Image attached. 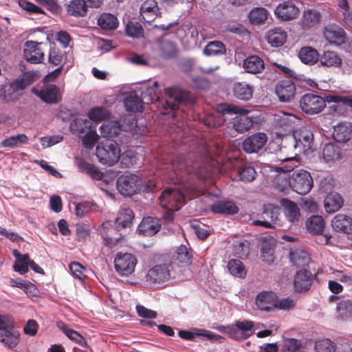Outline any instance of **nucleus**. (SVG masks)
Masks as SVG:
<instances>
[{
    "label": "nucleus",
    "instance_id": "nucleus-17",
    "mask_svg": "<svg viewBox=\"0 0 352 352\" xmlns=\"http://www.w3.org/2000/svg\"><path fill=\"white\" fill-rule=\"evenodd\" d=\"M140 16L146 23L153 21L160 15L157 3L155 0H145L140 9Z\"/></svg>",
    "mask_w": 352,
    "mask_h": 352
},
{
    "label": "nucleus",
    "instance_id": "nucleus-33",
    "mask_svg": "<svg viewBox=\"0 0 352 352\" xmlns=\"http://www.w3.org/2000/svg\"><path fill=\"white\" fill-rule=\"evenodd\" d=\"M266 39L272 47H279L286 41L287 34L282 29L274 28L267 32Z\"/></svg>",
    "mask_w": 352,
    "mask_h": 352
},
{
    "label": "nucleus",
    "instance_id": "nucleus-36",
    "mask_svg": "<svg viewBox=\"0 0 352 352\" xmlns=\"http://www.w3.org/2000/svg\"><path fill=\"white\" fill-rule=\"evenodd\" d=\"M211 210L214 213L234 214L237 213L239 208L232 201H220L211 206Z\"/></svg>",
    "mask_w": 352,
    "mask_h": 352
},
{
    "label": "nucleus",
    "instance_id": "nucleus-27",
    "mask_svg": "<svg viewBox=\"0 0 352 352\" xmlns=\"http://www.w3.org/2000/svg\"><path fill=\"white\" fill-rule=\"evenodd\" d=\"M234 96L241 100H249L252 98L254 87L245 82H239L233 87Z\"/></svg>",
    "mask_w": 352,
    "mask_h": 352
},
{
    "label": "nucleus",
    "instance_id": "nucleus-43",
    "mask_svg": "<svg viewBox=\"0 0 352 352\" xmlns=\"http://www.w3.org/2000/svg\"><path fill=\"white\" fill-rule=\"evenodd\" d=\"M307 230L314 234H322L324 228V221L320 216H312L307 221Z\"/></svg>",
    "mask_w": 352,
    "mask_h": 352
},
{
    "label": "nucleus",
    "instance_id": "nucleus-42",
    "mask_svg": "<svg viewBox=\"0 0 352 352\" xmlns=\"http://www.w3.org/2000/svg\"><path fill=\"white\" fill-rule=\"evenodd\" d=\"M118 23L117 17L109 13L102 14L98 19V25L104 30H115Z\"/></svg>",
    "mask_w": 352,
    "mask_h": 352
},
{
    "label": "nucleus",
    "instance_id": "nucleus-39",
    "mask_svg": "<svg viewBox=\"0 0 352 352\" xmlns=\"http://www.w3.org/2000/svg\"><path fill=\"white\" fill-rule=\"evenodd\" d=\"M156 48L159 54L164 58L175 56L177 52L175 45L168 40H160L156 43Z\"/></svg>",
    "mask_w": 352,
    "mask_h": 352
},
{
    "label": "nucleus",
    "instance_id": "nucleus-32",
    "mask_svg": "<svg viewBox=\"0 0 352 352\" xmlns=\"http://www.w3.org/2000/svg\"><path fill=\"white\" fill-rule=\"evenodd\" d=\"M168 172L170 173L168 176L173 180V175L177 176H182L183 174L186 173H189L190 170L189 169L188 166L187 165L185 158L184 156L177 157L171 164V165L168 168Z\"/></svg>",
    "mask_w": 352,
    "mask_h": 352
},
{
    "label": "nucleus",
    "instance_id": "nucleus-64",
    "mask_svg": "<svg viewBox=\"0 0 352 352\" xmlns=\"http://www.w3.org/2000/svg\"><path fill=\"white\" fill-rule=\"evenodd\" d=\"M63 138L61 135H52L50 137H43L40 138V142L43 148L50 147L60 142Z\"/></svg>",
    "mask_w": 352,
    "mask_h": 352
},
{
    "label": "nucleus",
    "instance_id": "nucleus-25",
    "mask_svg": "<svg viewBox=\"0 0 352 352\" xmlns=\"http://www.w3.org/2000/svg\"><path fill=\"white\" fill-rule=\"evenodd\" d=\"M159 85L157 82H153L151 84H146L142 87V100L145 104L152 103L157 101L160 98L158 91Z\"/></svg>",
    "mask_w": 352,
    "mask_h": 352
},
{
    "label": "nucleus",
    "instance_id": "nucleus-57",
    "mask_svg": "<svg viewBox=\"0 0 352 352\" xmlns=\"http://www.w3.org/2000/svg\"><path fill=\"white\" fill-rule=\"evenodd\" d=\"M239 175L240 179L243 182H252L255 179L256 170L253 167L246 166L239 170Z\"/></svg>",
    "mask_w": 352,
    "mask_h": 352
},
{
    "label": "nucleus",
    "instance_id": "nucleus-44",
    "mask_svg": "<svg viewBox=\"0 0 352 352\" xmlns=\"http://www.w3.org/2000/svg\"><path fill=\"white\" fill-rule=\"evenodd\" d=\"M337 317L340 319L346 320L352 315V301L343 300L337 304Z\"/></svg>",
    "mask_w": 352,
    "mask_h": 352
},
{
    "label": "nucleus",
    "instance_id": "nucleus-48",
    "mask_svg": "<svg viewBox=\"0 0 352 352\" xmlns=\"http://www.w3.org/2000/svg\"><path fill=\"white\" fill-rule=\"evenodd\" d=\"M228 269L230 273L234 276L243 278L246 271L243 263L237 259L230 260L228 263Z\"/></svg>",
    "mask_w": 352,
    "mask_h": 352
},
{
    "label": "nucleus",
    "instance_id": "nucleus-2",
    "mask_svg": "<svg viewBox=\"0 0 352 352\" xmlns=\"http://www.w3.org/2000/svg\"><path fill=\"white\" fill-rule=\"evenodd\" d=\"M221 110L225 113L238 114L232 121V127L236 131L244 133L250 129L253 126V118L247 115L249 111L232 104H222Z\"/></svg>",
    "mask_w": 352,
    "mask_h": 352
},
{
    "label": "nucleus",
    "instance_id": "nucleus-51",
    "mask_svg": "<svg viewBox=\"0 0 352 352\" xmlns=\"http://www.w3.org/2000/svg\"><path fill=\"white\" fill-rule=\"evenodd\" d=\"M283 346L287 352H305L300 341L294 338L285 339Z\"/></svg>",
    "mask_w": 352,
    "mask_h": 352
},
{
    "label": "nucleus",
    "instance_id": "nucleus-35",
    "mask_svg": "<svg viewBox=\"0 0 352 352\" xmlns=\"http://www.w3.org/2000/svg\"><path fill=\"white\" fill-rule=\"evenodd\" d=\"M243 68L248 73L258 74L264 69V62L258 56H250L244 60Z\"/></svg>",
    "mask_w": 352,
    "mask_h": 352
},
{
    "label": "nucleus",
    "instance_id": "nucleus-40",
    "mask_svg": "<svg viewBox=\"0 0 352 352\" xmlns=\"http://www.w3.org/2000/svg\"><path fill=\"white\" fill-rule=\"evenodd\" d=\"M134 214L130 208L121 209L116 219V224L118 228H126L132 224Z\"/></svg>",
    "mask_w": 352,
    "mask_h": 352
},
{
    "label": "nucleus",
    "instance_id": "nucleus-59",
    "mask_svg": "<svg viewBox=\"0 0 352 352\" xmlns=\"http://www.w3.org/2000/svg\"><path fill=\"white\" fill-rule=\"evenodd\" d=\"M323 158L325 162H330L338 157L337 148L333 144H327L323 148Z\"/></svg>",
    "mask_w": 352,
    "mask_h": 352
},
{
    "label": "nucleus",
    "instance_id": "nucleus-6",
    "mask_svg": "<svg viewBox=\"0 0 352 352\" xmlns=\"http://www.w3.org/2000/svg\"><path fill=\"white\" fill-rule=\"evenodd\" d=\"M140 179L134 174L121 175L117 179V189L124 196H131L142 188Z\"/></svg>",
    "mask_w": 352,
    "mask_h": 352
},
{
    "label": "nucleus",
    "instance_id": "nucleus-53",
    "mask_svg": "<svg viewBox=\"0 0 352 352\" xmlns=\"http://www.w3.org/2000/svg\"><path fill=\"white\" fill-rule=\"evenodd\" d=\"M70 271L74 277L83 281L87 276L88 270L78 262H72L69 265Z\"/></svg>",
    "mask_w": 352,
    "mask_h": 352
},
{
    "label": "nucleus",
    "instance_id": "nucleus-52",
    "mask_svg": "<svg viewBox=\"0 0 352 352\" xmlns=\"http://www.w3.org/2000/svg\"><path fill=\"white\" fill-rule=\"evenodd\" d=\"M282 162H287L288 164L283 165L282 166H275L274 168L276 171L279 172H290L294 170L295 167H297L299 164V161L296 157H286V158H279L278 159Z\"/></svg>",
    "mask_w": 352,
    "mask_h": 352
},
{
    "label": "nucleus",
    "instance_id": "nucleus-41",
    "mask_svg": "<svg viewBox=\"0 0 352 352\" xmlns=\"http://www.w3.org/2000/svg\"><path fill=\"white\" fill-rule=\"evenodd\" d=\"M298 56L302 63L308 65H313L319 59L318 51L311 47L301 48Z\"/></svg>",
    "mask_w": 352,
    "mask_h": 352
},
{
    "label": "nucleus",
    "instance_id": "nucleus-21",
    "mask_svg": "<svg viewBox=\"0 0 352 352\" xmlns=\"http://www.w3.org/2000/svg\"><path fill=\"white\" fill-rule=\"evenodd\" d=\"M261 217L267 219L268 223L272 226V228L280 225V209L273 204H268L263 206Z\"/></svg>",
    "mask_w": 352,
    "mask_h": 352
},
{
    "label": "nucleus",
    "instance_id": "nucleus-58",
    "mask_svg": "<svg viewBox=\"0 0 352 352\" xmlns=\"http://www.w3.org/2000/svg\"><path fill=\"white\" fill-rule=\"evenodd\" d=\"M99 135L96 131H89L82 139L83 146L87 148H91L98 141Z\"/></svg>",
    "mask_w": 352,
    "mask_h": 352
},
{
    "label": "nucleus",
    "instance_id": "nucleus-50",
    "mask_svg": "<svg viewBox=\"0 0 352 352\" xmlns=\"http://www.w3.org/2000/svg\"><path fill=\"white\" fill-rule=\"evenodd\" d=\"M250 21L253 24L263 23L267 18V12L263 8H256L249 14Z\"/></svg>",
    "mask_w": 352,
    "mask_h": 352
},
{
    "label": "nucleus",
    "instance_id": "nucleus-7",
    "mask_svg": "<svg viewBox=\"0 0 352 352\" xmlns=\"http://www.w3.org/2000/svg\"><path fill=\"white\" fill-rule=\"evenodd\" d=\"M159 200L162 208L178 210L184 204V195L176 188H168L162 192Z\"/></svg>",
    "mask_w": 352,
    "mask_h": 352
},
{
    "label": "nucleus",
    "instance_id": "nucleus-16",
    "mask_svg": "<svg viewBox=\"0 0 352 352\" xmlns=\"http://www.w3.org/2000/svg\"><path fill=\"white\" fill-rule=\"evenodd\" d=\"M255 303L259 310L270 311L274 309L276 295L272 292H261L257 294Z\"/></svg>",
    "mask_w": 352,
    "mask_h": 352
},
{
    "label": "nucleus",
    "instance_id": "nucleus-63",
    "mask_svg": "<svg viewBox=\"0 0 352 352\" xmlns=\"http://www.w3.org/2000/svg\"><path fill=\"white\" fill-rule=\"evenodd\" d=\"M233 252L235 256L243 258L248 256V248L246 242H237L233 246Z\"/></svg>",
    "mask_w": 352,
    "mask_h": 352
},
{
    "label": "nucleus",
    "instance_id": "nucleus-8",
    "mask_svg": "<svg viewBox=\"0 0 352 352\" xmlns=\"http://www.w3.org/2000/svg\"><path fill=\"white\" fill-rule=\"evenodd\" d=\"M289 182L291 188L300 195L309 192L313 186V179L310 173L304 170L294 172Z\"/></svg>",
    "mask_w": 352,
    "mask_h": 352
},
{
    "label": "nucleus",
    "instance_id": "nucleus-24",
    "mask_svg": "<svg viewBox=\"0 0 352 352\" xmlns=\"http://www.w3.org/2000/svg\"><path fill=\"white\" fill-rule=\"evenodd\" d=\"M296 88L290 81H285L279 83L276 86V92L281 102L292 100L295 94Z\"/></svg>",
    "mask_w": 352,
    "mask_h": 352
},
{
    "label": "nucleus",
    "instance_id": "nucleus-37",
    "mask_svg": "<svg viewBox=\"0 0 352 352\" xmlns=\"http://www.w3.org/2000/svg\"><path fill=\"white\" fill-rule=\"evenodd\" d=\"M289 257L292 265L298 267L307 266L310 261V258L307 253L299 249L291 250Z\"/></svg>",
    "mask_w": 352,
    "mask_h": 352
},
{
    "label": "nucleus",
    "instance_id": "nucleus-62",
    "mask_svg": "<svg viewBox=\"0 0 352 352\" xmlns=\"http://www.w3.org/2000/svg\"><path fill=\"white\" fill-rule=\"evenodd\" d=\"M294 307L295 302L292 298H286L279 300L276 296V303L274 306V309L289 310L294 308Z\"/></svg>",
    "mask_w": 352,
    "mask_h": 352
},
{
    "label": "nucleus",
    "instance_id": "nucleus-54",
    "mask_svg": "<svg viewBox=\"0 0 352 352\" xmlns=\"http://www.w3.org/2000/svg\"><path fill=\"white\" fill-rule=\"evenodd\" d=\"M315 350L316 352H333L335 345L329 338H322L316 341Z\"/></svg>",
    "mask_w": 352,
    "mask_h": 352
},
{
    "label": "nucleus",
    "instance_id": "nucleus-19",
    "mask_svg": "<svg viewBox=\"0 0 352 352\" xmlns=\"http://www.w3.org/2000/svg\"><path fill=\"white\" fill-rule=\"evenodd\" d=\"M312 274L305 269L297 272L294 279V287L296 292H302L307 291L311 285Z\"/></svg>",
    "mask_w": 352,
    "mask_h": 352
},
{
    "label": "nucleus",
    "instance_id": "nucleus-45",
    "mask_svg": "<svg viewBox=\"0 0 352 352\" xmlns=\"http://www.w3.org/2000/svg\"><path fill=\"white\" fill-rule=\"evenodd\" d=\"M126 110L129 112H139L143 110L144 102L136 96H129L124 101Z\"/></svg>",
    "mask_w": 352,
    "mask_h": 352
},
{
    "label": "nucleus",
    "instance_id": "nucleus-4",
    "mask_svg": "<svg viewBox=\"0 0 352 352\" xmlns=\"http://www.w3.org/2000/svg\"><path fill=\"white\" fill-rule=\"evenodd\" d=\"M166 109L173 110L181 103L192 104L195 99L192 94L182 90L178 87H173L166 89Z\"/></svg>",
    "mask_w": 352,
    "mask_h": 352
},
{
    "label": "nucleus",
    "instance_id": "nucleus-15",
    "mask_svg": "<svg viewBox=\"0 0 352 352\" xmlns=\"http://www.w3.org/2000/svg\"><path fill=\"white\" fill-rule=\"evenodd\" d=\"M274 13L278 19L287 21L297 18L299 8L292 1L288 0L278 4Z\"/></svg>",
    "mask_w": 352,
    "mask_h": 352
},
{
    "label": "nucleus",
    "instance_id": "nucleus-34",
    "mask_svg": "<svg viewBox=\"0 0 352 352\" xmlns=\"http://www.w3.org/2000/svg\"><path fill=\"white\" fill-rule=\"evenodd\" d=\"M320 63L327 67H339L342 65V59L335 52L325 51L320 58Z\"/></svg>",
    "mask_w": 352,
    "mask_h": 352
},
{
    "label": "nucleus",
    "instance_id": "nucleus-38",
    "mask_svg": "<svg viewBox=\"0 0 352 352\" xmlns=\"http://www.w3.org/2000/svg\"><path fill=\"white\" fill-rule=\"evenodd\" d=\"M87 4L84 0H73L67 6L68 14L74 16H85L87 12Z\"/></svg>",
    "mask_w": 352,
    "mask_h": 352
},
{
    "label": "nucleus",
    "instance_id": "nucleus-26",
    "mask_svg": "<svg viewBox=\"0 0 352 352\" xmlns=\"http://www.w3.org/2000/svg\"><path fill=\"white\" fill-rule=\"evenodd\" d=\"M0 342L6 346L13 348L19 342V333L14 329V326L6 329H0Z\"/></svg>",
    "mask_w": 352,
    "mask_h": 352
},
{
    "label": "nucleus",
    "instance_id": "nucleus-20",
    "mask_svg": "<svg viewBox=\"0 0 352 352\" xmlns=\"http://www.w3.org/2000/svg\"><path fill=\"white\" fill-rule=\"evenodd\" d=\"M334 230L344 233H352V218L344 214H338L331 221Z\"/></svg>",
    "mask_w": 352,
    "mask_h": 352
},
{
    "label": "nucleus",
    "instance_id": "nucleus-31",
    "mask_svg": "<svg viewBox=\"0 0 352 352\" xmlns=\"http://www.w3.org/2000/svg\"><path fill=\"white\" fill-rule=\"evenodd\" d=\"M352 125L350 123H340L334 127L333 136L339 142H347L351 136Z\"/></svg>",
    "mask_w": 352,
    "mask_h": 352
},
{
    "label": "nucleus",
    "instance_id": "nucleus-49",
    "mask_svg": "<svg viewBox=\"0 0 352 352\" xmlns=\"http://www.w3.org/2000/svg\"><path fill=\"white\" fill-rule=\"evenodd\" d=\"M87 116L91 120L101 122L109 117V113L104 107H98L91 109Z\"/></svg>",
    "mask_w": 352,
    "mask_h": 352
},
{
    "label": "nucleus",
    "instance_id": "nucleus-5",
    "mask_svg": "<svg viewBox=\"0 0 352 352\" xmlns=\"http://www.w3.org/2000/svg\"><path fill=\"white\" fill-rule=\"evenodd\" d=\"M47 49V43L28 41L23 46L24 58L33 64L42 63Z\"/></svg>",
    "mask_w": 352,
    "mask_h": 352
},
{
    "label": "nucleus",
    "instance_id": "nucleus-1",
    "mask_svg": "<svg viewBox=\"0 0 352 352\" xmlns=\"http://www.w3.org/2000/svg\"><path fill=\"white\" fill-rule=\"evenodd\" d=\"M33 81V76L30 73H25L5 85L1 89V94L7 101L17 100L22 96L23 90L30 86Z\"/></svg>",
    "mask_w": 352,
    "mask_h": 352
},
{
    "label": "nucleus",
    "instance_id": "nucleus-3",
    "mask_svg": "<svg viewBox=\"0 0 352 352\" xmlns=\"http://www.w3.org/2000/svg\"><path fill=\"white\" fill-rule=\"evenodd\" d=\"M96 154L101 164L112 166L118 161L120 149L115 141L107 140L98 144Z\"/></svg>",
    "mask_w": 352,
    "mask_h": 352
},
{
    "label": "nucleus",
    "instance_id": "nucleus-29",
    "mask_svg": "<svg viewBox=\"0 0 352 352\" xmlns=\"http://www.w3.org/2000/svg\"><path fill=\"white\" fill-rule=\"evenodd\" d=\"M324 36L331 43L337 46L341 45L345 42V32L341 28H328L324 32Z\"/></svg>",
    "mask_w": 352,
    "mask_h": 352
},
{
    "label": "nucleus",
    "instance_id": "nucleus-23",
    "mask_svg": "<svg viewBox=\"0 0 352 352\" xmlns=\"http://www.w3.org/2000/svg\"><path fill=\"white\" fill-rule=\"evenodd\" d=\"M160 228V224L158 219L148 217L142 219L138 226V231L143 235L151 236L157 233Z\"/></svg>",
    "mask_w": 352,
    "mask_h": 352
},
{
    "label": "nucleus",
    "instance_id": "nucleus-28",
    "mask_svg": "<svg viewBox=\"0 0 352 352\" xmlns=\"http://www.w3.org/2000/svg\"><path fill=\"white\" fill-rule=\"evenodd\" d=\"M343 205L342 197L336 192L329 193L324 200L325 210L329 213H333L339 210Z\"/></svg>",
    "mask_w": 352,
    "mask_h": 352
},
{
    "label": "nucleus",
    "instance_id": "nucleus-22",
    "mask_svg": "<svg viewBox=\"0 0 352 352\" xmlns=\"http://www.w3.org/2000/svg\"><path fill=\"white\" fill-rule=\"evenodd\" d=\"M280 204L283 208L284 215L289 221L292 223L298 221L300 212L298 206L295 202L287 199H283Z\"/></svg>",
    "mask_w": 352,
    "mask_h": 352
},
{
    "label": "nucleus",
    "instance_id": "nucleus-47",
    "mask_svg": "<svg viewBox=\"0 0 352 352\" xmlns=\"http://www.w3.org/2000/svg\"><path fill=\"white\" fill-rule=\"evenodd\" d=\"M226 47L220 41H211L208 43L204 50L206 56H217L226 53Z\"/></svg>",
    "mask_w": 352,
    "mask_h": 352
},
{
    "label": "nucleus",
    "instance_id": "nucleus-9",
    "mask_svg": "<svg viewBox=\"0 0 352 352\" xmlns=\"http://www.w3.org/2000/svg\"><path fill=\"white\" fill-rule=\"evenodd\" d=\"M138 261L131 253H118L114 258V267L120 276H129L134 272Z\"/></svg>",
    "mask_w": 352,
    "mask_h": 352
},
{
    "label": "nucleus",
    "instance_id": "nucleus-60",
    "mask_svg": "<svg viewBox=\"0 0 352 352\" xmlns=\"http://www.w3.org/2000/svg\"><path fill=\"white\" fill-rule=\"evenodd\" d=\"M19 4L23 10H26L30 14H44V11L41 8L26 0H19Z\"/></svg>",
    "mask_w": 352,
    "mask_h": 352
},
{
    "label": "nucleus",
    "instance_id": "nucleus-55",
    "mask_svg": "<svg viewBox=\"0 0 352 352\" xmlns=\"http://www.w3.org/2000/svg\"><path fill=\"white\" fill-rule=\"evenodd\" d=\"M126 33L133 38H140L143 36V28L138 23L129 22L126 27Z\"/></svg>",
    "mask_w": 352,
    "mask_h": 352
},
{
    "label": "nucleus",
    "instance_id": "nucleus-13",
    "mask_svg": "<svg viewBox=\"0 0 352 352\" xmlns=\"http://www.w3.org/2000/svg\"><path fill=\"white\" fill-rule=\"evenodd\" d=\"M267 141L264 133H256L247 137L242 142V148L247 153H258Z\"/></svg>",
    "mask_w": 352,
    "mask_h": 352
},
{
    "label": "nucleus",
    "instance_id": "nucleus-61",
    "mask_svg": "<svg viewBox=\"0 0 352 352\" xmlns=\"http://www.w3.org/2000/svg\"><path fill=\"white\" fill-rule=\"evenodd\" d=\"M176 259L184 263H188L190 258V255L188 251V248L185 245H180L175 252Z\"/></svg>",
    "mask_w": 352,
    "mask_h": 352
},
{
    "label": "nucleus",
    "instance_id": "nucleus-46",
    "mask_svg": "<svg viewBox=\"0 0 352 352\" xmlns=\"http://www.w3.org/2000/svg\"><path fill=\"white\" fill-rule=\"evenodd\" d=\"M28 138L25 134H18L5 139L1 142L3 147L16 148L28 143Z\"/></svg>",
    "mask_w": 352,
    "mask_h": 352
},
{
    "label": "nucleus",
    "instance_id": "nucleus-11",
    "mask_svg": "<svg viewBox=\"0 0 352 352\" xmlns=\"http://www.w3.org/2000/svg\"><path fill=\"white\" fill-rule=\"evenodd\" d=\"M31 91L43 102L50 104L57 103L62 98L59 89L54 85H45L40 89L33 87Z\"/></svg>",
    "mask_w": 352,
    "mask_h": 352
},
{
    "label": "nucleus",
    "instance_id": "nucleus-18",
    "mask_svg": "<svg viewBox=\"0 0 352 352\" xmlns=\"http://www.w3.org/2000/svg\"><path fill=\"white\" fill-rule=\"evenodd\" d=\"M296 139V147L302 149L303 152H307L311 148L313 144L314 135L312 131L307 128H302L294 133Z\"/></svg>",
    "mask_w": 352,
    "mask_h": 352
},
{
    "label": "nucleus",
    "instance_id": "nucleus-14",
    "mask_svg": "<svg viewBox=\"0 0 352 352\" xmlns=\"http://www.w3.org/2000/svg\"><path fill=\"white\" fill-rule=\"evenodd\" d=\"M254 327V323L251 320H237L234 324L224 327L223 332L234 340L245 339L248 336L247 331H251Z\"/></svg>",
    "mask_w": 352,
    "mask_h": 352
},
{
    "label": "nucleus",
    "instance_id": "nucleus-56",
    "mask_svg": "<svg viewBox=\"0 0 352 352\" xmlns=\"http://www.w3.org/2000/svg\"><path fill=\"white\" fill-rule=\"evenodd\" d=\"M329 274L336 280H340L344 283L352 284V276L343 270H335L332 267L329 269Z\"/></svg>",
    "mask_w": 352,
    "mask_h": 352
},
{
    "label": "nucleus",
    "instance_id": "nucleus-30",
    "mask_svg": "<svg viewBox=\"0 0 352 352\" xmlns=\"http://www.w3.org/2000/svg\"><path fill=\"white\" fill-rule=\"evenodd\" d=\"M320 17V12L316 10H305L301 19V25L304 29L313 28L319 23Z\"/></svg>",
    "mask_w": 352,
    "mask_h": 352
},
{
    "label": "nucleus",
    "instance_id": "nucleus-12",
    "mask_svg": "<svg viewBox=\"0 0 352 352\" xmlns=\"http://www.w3.org/2000/svg\"><path fill=\"white\" fill-rule=\"evenodd\" d=\"M171 265L163 263L155 265L146 274V280L151 283H162L170 276Z\"/></svg>",
    "mask_w": 352,
    "mask_h": 352
},
{
    "label": "nucleus",
    "instance_id": "nucleus-10",
    "mask_svg": "<svg viewBox=\"0 0 352 352\" xmlns=\"http://www.w3.org/2000/svg\"><path fill=\"white\" fill-rule=\"evenodd\" d=\"M325 107L324 99L316 94H305L300 100V107L307 114H317L321 112Z\"/></svg>",
    "mask_w": 352,
    "mask_h": 352
}]
</instances>
